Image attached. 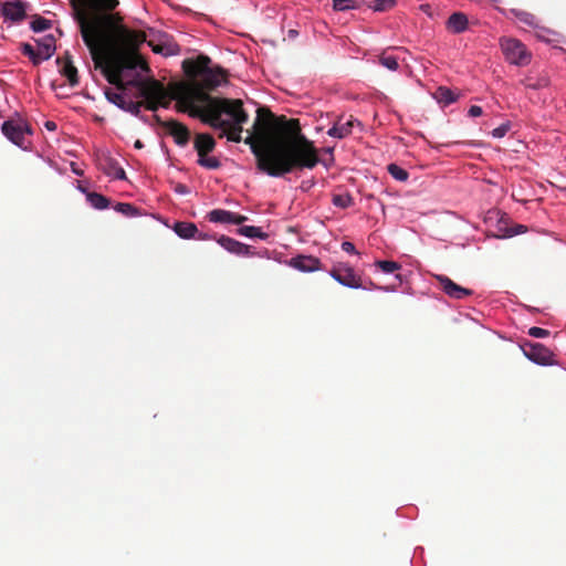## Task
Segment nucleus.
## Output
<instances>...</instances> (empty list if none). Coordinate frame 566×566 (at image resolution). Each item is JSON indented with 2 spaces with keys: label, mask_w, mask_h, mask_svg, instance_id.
<instances>
[{
  "label": "nucleus",
  "mask_w": 566,
  "mask_h": 566,
  "mask_svg": "<svg viewBox=\"0 0 566 566\" xmlns=\"http://www.w3.org/2000/svg\"><path fill=\"white\" fill-rule=\"evenodd\" d=\"M254 134H249L244 143L256 158V167L270 177L279 178L295 168H314L319 158L313 142L296 134L286 139H272L268 124L256 117Z\"/></svg>",
  "instance_id": "1"
},
{
  "label": "nucleus",
  "mask_w": 566,
  "mask_h": 566,
  "mask_svg": "<svg viewBox=\"0 0 566 566\" xmlns=\"http://www.w3.org/2000/svg\"><path fill=\"white\" fill-rule=\"evenodd\" d=\"M172 98L180 112L220 130V137L226 136L234 143L241 140L242 125L248 122L242 101L211 97L189 85L176 86Z\"/></svg>",
  "instance_id": "2"
},
{
  "label": "nucleus",
  "mask_w": 566,
  "mask_h": 566,
  "mask_svg": "<svg viewBox=\"0 0 566 566\" xmlns=\"http://www.w3.org/2000/svg\"><path fill=\"white\" fill-rule=\"evenodd\" d=\"M148 71L145 61L136 53H128L111 61L106 67V77L114 85H132L138 90L147 108L156 111L158 107H168L174 101L176 86L165 87L156 80H143Z\"/></svg>",
  "instance_id": "3"
},
{
  "label": "nucleus",
  "mask_w": 566,
  "mask_h": 566,
  "mask_svg": "<svg viewBox=\"0 0 566 566\" xmlns=\"http://www.w3.org/2000/svg\"><path fill=\"white\" fill-rule=\"evenodd\" d=\"M210 63L209 57L199 56L188 71L191 76L196 77V83H179V85L196 86L205 92V90H214L226 84L227 74L224 70L219 66H211ZM174 86H178V84Z\"/></svg>",
  "instance_id": "4"
},
{
  "label": "nucleus",
  "mask_w": 566,
  "mask_h": 566,
  "mask_svg": "<svg viewBox=\"0 0 566 566\" xmlns=\"http://www.w3.org/2000/svg\"><path fill=\"white\" fill-rule=\"evenodd\" d=\"M82 39L88 48L93 60L99 63L107 50V31L102 21H88L84 18L80 20Z\"/></svg>",
  "instance_id": "5"
},
{
  "label": "nucleus",
  "mask_w": 566,
  "mask_h": 566,
  "mask_svg": "<svg viewBox=\"0 0 566 566\" xmlns=\"http://www.w3.org/2000/svg\"><path fill=\"white\" fill-rule=\"evenodd\" d=\"M500 48L505 60L516 66H524L531 62V53L524 43L514 38H501Z\"/></svg>",
  "instance_id": "6"
},
{
  "label": "nucleus",
  "mask_w": 566,
  "mask_h": 566,
  "mask_svg": "<svg viewBox=\"0 0 566 566\" xmlns=\"http://www.w3.org/2000/svg\"><path fill=\"white\" fill-rule=\"evenodd\" d=\"M337 283L343 286L358 290L364 289L360 277L355 273L354 269L347 263H338L328 272Z\"/></svg>",
  "instance_id": "7"
},
{
  "label": "nucleus",
  "mask_w": 566,
  "mask_h": 566,
  "mask_svg": "<svg viewBox=\"0 0 566 566\" xmlns=\"http://www.w3.org/2000/svg\"><path fill=\"white\" fill-rule=\"evenodd\" d=\"M1 130L12 144L21 149H28L25 145V134H32V132L27 125L12 119L4 120Z\"/></svg>",
  "instance_id": "8"
},
{
  "label": "nucleus",
  "mask_w": 566,
  "mask_h": 566,
  "mask_svg": "<svg viewBox=\"0 0 566 566\" xmlns=\"http://www.w3.org/2000/svg\"><path fill=\"white\" fill-rule=\"evenodd\" d=\"M0 12L4 22H10L11 24L20 23L24 20L27 14L25 3L21 0H9L2 2Z\"/></svg>",
  "instance_id": "9"
},
{
  "label": "nucleus",
  "mask_w": 566,
  "mask_h": 566,
  "mask_svg": "<svg viewBox=\"0 0 566 566\" xmlns=\"http://www.w3.org/2000/svg\"><path fill=\"white\" fill-rule=\"evenodd\" d=\"M524 355L533 363L541 366H551L554 364L553 353L539 343L526 344L523 347Z\"/></svg>",
  "instance_id": "10"
},
{
  "label": "nucleus",
  "mask_w": 566,
  "mask_h": 566,
  "mask_svg": "<svg viewBox=\"0 0 566 566\" xmlns=\"http://www.w3.org/2000/svg\"><path fill=\"white\" fill-rule=\"evenodd\" d=\"M436 279L440 283L442 291L451 298L463 300L473 294L472 290L458 285L446 275L439 274L436 275Z\"/></svg>",
  "instance_id": "11"
},
{
  "label": "nucleus",
  "mask_w": 566,
  "mask_h": 566,
  "mask_svg": "<svg viewBox=\"0 0 566 566\" xmlns=\"http://www.w3.org/2000/svg\"><path fill=\"white\" fill-rule=\"evenodd\" d=\"M287 264L291 268H293L300 272H304V273H312V272L321 270L319 259H317L313 255H303V254L296 255V256L292 258L291 260H289Z\"/></svg>",
  "instance_id": "12"
},
{
  "label": "nucleus",
  "mask_w": 566,
  "mask_h": 566,
  "mask_svg": "<svg viewBox=\"0 0 566 566\" xmlns=\"http://www.w3.org/2000/svg\"><path fill=\"white\" fill-rule=\"evenodd\" d=\"M217 242L220 247H222L226 251L231 254L238 256H251L253 253L250 250V247L245 243H242L233 238L221 235L217 239Z\"/></svg>",
  "instance_id": "13"
},
{
  "label": "nucleus",
  "mask_w": 566,
  "mask_h": 566,
  "mask_svg": "<svg viewBox=\"0 0 566 566\" xmlns=\"http://www.w3.org/2000/svg\"><path fill=\"white\" fill-rule=\"evenodd\" d=\"M358 124V120L350 117L347 120L338 119L328 130L327 135L333 138L343 139L352 134L354 125Z\"/></svg>",
  "instance_id": "14"
},
{
  "label": "nucleus",
  "mask_w": 566,
  "mask_h": 566,
  "mask_svg": "<svg viewBox=\"0 0 566 566\" xmlns=\"http://www.w3.org/2000/svg\"><path fill=\"white\" fill-rule=\"evenodd\" d=\"M166 126H167L169 134L174 137V140L177 145L186 146L188 144L189 130L185 125H182L176 120H170L166 124Z\"/></svg>",
  "instance_id": "15"
},
{
  "label": "nucleus",
  "mask_w": 566,
  "mask_h": 566,
  "mask_svg": "<svg viewBox=\"0 0 566 566\" xmlns=\"http://www.w3.org/2000/svg\"><path fill=\"white\" fill-rule=\"evenodd\" d=\"M38 61L40 63L49 60L55 52V40L53 36H45L36 43Z\"/></svg>",
  "instance_id": "16"
},
{
  "label": "nucleus",
  "mask_w": 566,
  "mask_h": 566,
  "mask_svg": "<svg viewBox=\"0 0 566 566\" xmlns=\"http://www.w3.org/2000/svg\"><path fill=\"white\" fill-rule=\"evenodd\" d=\"M106 99L123 109L129 96L126 94L124 85H116V90L107 88L104 92Z\"/></svg>",
  "instance_id": "17"
},
{
  "label": "nucleus",
  "mask_w": 566,
  "mask_h": 566,
  "mask_svg": "<svg viewBox=\"0 0 566 566\" xmlns=\"http://www.w3.org/2000/svg\"><path fill=\"white\" fill-rule=\"evenodd\" d=\"M447 28L454 34H460L468 29V17L462 12L452 13L447 20Z\"/></svg>",
  "instance_id": "18"
},
{
  "label": "nucleus",
  "mask_w": 566,
  "mask_h": 566,
  "mask_svg": "<svg viewBox=\"0 0 566 566\" xmlns=\"http://www.w3.org/2000/svg\"><path fill=\"white\" fill-rule=\"evenodd\" d=\"M172 229L175 233L184 240L193 239L198 234V228L192 222L178 221L174 224Z\"/></svg>",
  "instance_id": "19"
},
{
  "label": "nucleus",
  "mask_w": 566,
  "mask_h": 566,
  "mask_svg": "<svg viewBox=\"0 0 566 566\" xmlns=\"http://www.w3.org/2000/svg\"><path fill=\"white\" fill-rule=\"evenodd\" d=\"M216 146L213 137L209 134H198L195 139V148L198 156L207 155L212 151Z\"/></svg>",
  "instance_id": "20"
},
{
  "label": "nucleus",
  "mask_w": 566,
  "mask_h": 566,
  "mask_svg": "<svg viewBox=\"0 0 566 566\" xmlns=\"http://www.w3.org/2000/svg\"><path fill=\"white\" fill-rule=\"evenodd\" d=\"M153 51L161 54L163 56H174L180 53V48L176 42L166 40L154 45Z\"/></svg>",
  "instance_id": "21"
},
{
  "label": "nucleus",
  "mask_w": 566,
  "mask_h": 566,
  "mask_svg": "<svg viewBox=\"0 0 566 566\" xmlns=\"http://www.w3.org/2000/svg\"><path fill=\"white\" fill-rule=\"evenodd\" d=\"M233 212L224 209L211 210L207 218L212 223L232 224Z\"/></svg>",
  "instance_id": "22"
},
{
  "label": "nucleus",
  "mask_w": 566,
  "mask_h": 566,
  "mask_svg": "<svg viewBox=\"0 0 566 566\" xmlns=\"http://www.w3.org/2000/svg\"><path fill=\"white\" fill-rule=\"evenodd\" d=\"M60 72L67 80L70 86L74 87L78 84L77 70L70 61L62 63Z\"/></svg>",
  "instance_id": "23"
},
{
  "label": "nucleus",
  "mask_w": 566,
  "mask_h": 566,
  "mask_svg": "<svg viewBox=\"0 0 566 566\" xmlns=\"http://www.w3.org/2000/svg\"><path fill=\"white\" fill-rule=\"evenodd\" d=\"M511 13L521 23L532 27L534 29L538 28L537 19L533 13L520 9H512Z\"/></svg>",
  "instance_id": "24"
},
{
  "label": "nucleus",
  "mask_w": 566,
  "mask_h": 566,
  "mask_svg": "<svg viewBox=\"0 0 566 566\" xmlns=\"http://www.w3.org/2000/svg\"><path fill=\"white\" fill-rule=\"evenodd\" d=\"M87 202L96 210H104L109 207V200L98 192L87 193Z\"/></svg>",
  "instance_id": "25"
},
{
  "label": "nucleus",
  "mask_w": 566,
  "mask_h": 566,
  "mask_svg": "<svg viewBox=\"0 0 566 566\" xmlns=\"http://www.w3.org/2000/svg\"><path fill=\"white\" fill-rule=\"evenodd\" d=\"M239 234L250 238V239H261L265 240L268 238L266 233H264L261 228L254 226H243L238 230Z\"/></svg>",
  "instance_id": "26"
},
{
  "label": "nucleus",
  "mask_w": 566,
  "mask_h": 566,
  "mask_svg": "<svg viewBox=\"0 0 566 566\" xmlns=\"http://www.w3.org/2000/svg\"><path fill=\"white\" fill-rule=\"evenodd\" d=\"M114 210L127 218H135V217L140 216L139 210L132 203H127V202L116 203L114 206Z\"/></svg>",
  "instance_id": "27"
},
{
  "label": "nucleus",
  "mask_w": 566,
  "mask_h": 566,
  "mask_svg": "<svg viewBox=\"0 0 566 566\" xmlns=\"http://www.w3.org/2000/svg\"><path fill=\"white\" fill-rule=\"evenodd\" d=\"M439 102L443 103L444 105H450L458 99V95L451 91L448 87L440 86L437 91Z\"/></svg>",
  "instance_id": "28"
},
{
  "label": "nucleus",
  "mask_w": 566,
  "mask_h": 566,
  "mask_svg": "<svg viewBox=\"0 0 566 566\" xmlns=\"http://www.w3.org/2000/svg\"><path fill=\"white\" fill-rule=\"evenodd\" d=\"M389 175L397 181H407L409 178V174L406 169L401 168L397 164H390L387 167Z\"/></svg>",
  "instance_id": "29"
},
{
  "label": "nucleus",
  "mask_w": 566,
  "mask_h": 566,
  "mask_svg": "<svg viewBox=\"0 0 566 566\" xmlns=\"http://www.w3.org/2000/svg\"><path fill=\"white\" fill-rule=\"evenodd\" d=\"M198 164L207 169H218L221 166V163L217 157L207 155L199 156Z\"/></svg>",
  "instance_id": "30"
},
{
  "label": "nucleus",
  "mask_w": 566,
  "mask_h": 566,
  "mask_svg": "<svg viewBox=\"0 0 566 566\" xmlns=\"http://www.w3.org/2000/svg\"><path fill=\"white\" fill-rule=\"evenodd\" d=\"M375 266L380 269L386 274L394 273L395 271H397L401 268L399 263H397L395 261H388V260L376 261Z\"/></svg>",
  "instance_id": "31"
},
{
  "label": "nucleus",
  "mask_w": 566,
  "mask_h": 566,
  "mask_svg": "<svg viewBox=\"0 0 566 566\" xmlns=\"http://www.w3.org/2000/svg\"><path fill=\"white\" fill-rule=\"evenodd\" d=\"M50 28H51V21L45 18L38 17L31 21V29L34 32H43L45 30H49Z\"/></svg>",
  "instance_id": "32"
},
{
  "label": "nucleus",
  "mask_w": 566,
  "mask_h": 566,
  "mask_svg": "<svg viewBox=\"0 0 566 566\" xmlns=\"http://www.w3.org/2000/svg\"><path fill=\"white\" fill-rule=\"evenodd\" d=\"M356 0H333V9L336 11H347L356 8Z\"/></svg>",
  "instance_id": "33"
},
{
  "label": "nucleus",
  "mask_w": 566,
  "mask_h": 566,
  "mask_svg": "<svg viewBox=\"0 0 566 566\" xmlns=\"http://www.w3.org/2000/svg\"><path fill=\"white\" fill-rule=\"evenodd\" d=\"M380 64L389 71H397L399 67L398 61L392 55H384L379 59Z\"/></svg>",
  "instance_id": "34"
},
{
  "label": "nucleus",
  "mask_w": 566,
  "mask_h": 566,
  "mask_svg": "<svg viewBox=\"0 0 566 566\" xmlns=\"http://www.w3.org/2000/svg\"><path fill=\"white\" fill-rule=\"evenodd\" d=\"M22 53L24 55H27L34 65H38L40 64V61H38V52H36V49L30 44V43H24L22 45Z\"/></svg>",
  "instance_id": "35"
},
{
  "label": "nucleus",
  "mask_w": 566,
  "mask_h": 566,
  "mask_svg": "<svg viewBox=\"0 0 566 566\" xmlns=\"http://www.w3.org/2000/svg\"><path fill=\"white\" fill-rule=\"evenodd\" d=\"M353 203V199L348 195H335L333 197V205L338 208H347Z\"/></svg>",
  "instance_id": "36"
},
{
  "label": "nucleus",
  "mask_w": 566,
  "mask_h": 566,
  "mask_svg": "<svg viewBox=\"0 0 566 566\" xmlns=\"http://www.w3.org/2000/svg\"><path fill=\"white\" fill-rule=\"evenodd\" d=\"M510 129H511V123L507 120V122L501 124L500 126H497L496 128H494L491 132V136L496 139L503 138L509 133Z\"/></svg>",
  "instance_id": "37"
},
{
  "label": "nucleus",
  "mask_w": 566,
  "mask_h": 566,
  "mask_svg": "<svg viewBox=\"0 0 566 566\" xmlns=\"http://www.w3.org/2000/svg\"><path fill=\"white\" fill-rule=\"evenodd\" d=\"M142 103L133 101L130 97L125 104L123 111L137 116L140 113Z\"/></svg>",
  "instance_id": "38"
},
{
  "label": "nucleus",
  "mask_w": 566,
  "mask_h": 566,
  "mask_svg": "<svg viewBox=\"0 0 566 566\" xmlns=\"http://www.w3.org/2000/svg\"><path fill=\"white\" fill-rule=\"evenodd\" d=\"M97 8L103 10H113L118 6L117 0H94Z\"/></svg>",
  "instance_id": "39"
},
{
  "label": "nucleus",
  "mask_w": 566,
  "mask_h": 566,
  "mask_svg": "<svg viewBox=\"0 0 566 566\" xmlns=\"http://www.w3.org/2000/svg\"><path fill=\"white\" fill-rule=\"evenodd\" d=\"M537 31H536V38L542 40V41H545V42H549L551 41V38L549 35L554 34V32L545 27H541L538 25V28H535Z\"/></svg>",
  "instance_id": "40"
},
{
  "label": "nucleus",
  "mask_w": 566,
  "mask_h": 566,
  "mask_svg": "<svg viewBox=\"0 0 566 566\" xmlns=\"http://www.w3.org/2000/svg\"><path fill=\"white\" fill-rule=\"evenodd\" d=\"M549 332L542 327L533 326L528 329V335L535 338H544L548 336Z\"/></svg>",
  "instance_id": "41"
},
{
  "label": "nucleus",
  "mask_w": 566,
  "mask_h": 566,
  "mask_svg": "<svg viewBox=\"0 0 566 566\" xmlns=\"http://www.w3.org/2000/svg\"><path fill=\"white\" fill-rule=\"evenodd\" d=\"M108 175H112L115 179L123 180L126 178L125 170L119 167L115 166L113 171H107Z\"/></svg>",
  "instance_id": "42"
},
{
  "label": "nucleus",
  "mask_w": 566,
  "mask_h": 566,
  "mask_svg": "<svg viewBox=\"0 0 566 566\" xmlns=\"http://www.w3.org/2000/svg\"><path fill=\"white\" fill-rule=\"evenodd\" d=\"M342 250L349 254H357L355 245L349 241L342 242Z\"/></svg>",
  "instance_id": "43"
},
{
  "label": "nucleus",
  "mask_w": 566,
  "mask_h": 566,
  "mask_svg": "<svg viewBox=\"0 0 566 566\" xmlns=\"http://www.w3.org/2000/svg\"><path fill=\"white\" fill-rule=\"evenodd\" d=\"M391 4V0H376L374 4V9L376 11H382L387 9V6Z\"/></svg>",
  "instance_id": "44"
},
{
  "label": "nucleus",
  "mask_w": 566,
  "mask_h": 566,
  "mask_svg": "<svg viewBox=\"0 0 566 566\" xmlns=\"http://www.w3.org/2000/svg\"><path fill=\"white\" fill-rule=\"evenodd\" d=\"M469 116L479 117L483 114V109L481 106L472 105L468 111Z\"/></svg>",
  "instance_id": "45"
},
{
  "label": "nucleus",
  "mask_w": 566,
  "mask_h": 566,
  "mask_svg": "<svg viewBox=\"0 0 566 566\" xmlns=\"http://www.w3.org/2000/svg\"><path fill=\"white\" fill-rule=\"evenodd\" d=\"M248 220V217L233 212L232 224H242Z\"/></svg>",
  "instance_id": "46"
},
{
  "label": "nucleus",
  "mask_w": 566,
  "mask_h": 566,
  "mask_svg": "<svg viewBox=\"0 0 566 566\" xmlns=\"http://www.w3.org/2000/svg\"><path fill=\"white\" fill-rule=\"evenodd\" d=\"M525 86L527 88H531V90H539L543 86V84L539 81H537V82H527V83H525Z\"/></svg>",
  "instance_id": "47"
},
{
  "label": "nucleus",
  "mask_w": 566,
  "mask_h": 566,
  "mask_svg": "<svg viewBox=\"0 0 566 566\" xmlns=\"http://www.w3.org/2000/svg\"><path fill=\"white\" fill-rule=\"evenodd\" d=\"M420 10L427 15L431 17V7L428 3L421 4Z\"/></svg>",
  "instance_id": "48"
},
{
  "label": "nucleus",
  "mask_w": 566,
  "mask_h": 566,
  "mask_svg": "<svg viewBox=\"0 0 566 566\" xmlns=\"http://www.w3.org/2000/svg\"><path fill=\"white\" fill-rule=\"evenodd\" d=\"M44 127L48 130L53 132V130L56 129V124L54 122H52V120H48V122H45Z\"/></svg>",
  "instance_id": "49"
},
{
  "label": "nucleus",
  "mask_w": 566,
  "mask_h": 566,
  "mask_svg": "<svg viewBox=\"0 0 566 566\" xmlns=\"http://www.w3.org/2000/svg\"><path fill=\"white\" fill-rule=\"evenodd\" d=\"M176 192L179 195H186V193H188V189L185 185H178L176 187Z\"/></svg>",
  "instance_id": "50"
},
{
  "label": "nucleus",
  "mask_w": 566,
  "mask_h": 566,
  "mask_svg": "<svg viewBox=\"0 0 566 566\" xmlns=\"http://www.w3.org/2000/svg\"><path fill=\"white\" fill-rule=\"evenodd\" d=\"M71 169H72V172L77 175V176H82L83 175V171L76 167L75 163H71Z\"/></svg>",
  "instance_id": "51"
},
{
  "label": "nucleus",
  "mask_w": 566,
  "mask_h": 566,
  "mask_svg": "<svg viewBox=\"0 0 566 566\" xmlns=\"http://www.w3.org/2000/svg\"><path fill=\"white\" fill-rule=\"evenodd\" d=\"M195 239H197V240H209V239H211V235L208 234V233H202V232L198 231V234H197V237Z\"/></svg>",
  "instance_id": "52"
},
{
  "label": "nucleus",
  "mask_w": 566,
  "mask_h": 566,
  "mask_svg": "<svg viewBox=\"0 0 566 566\" xmlns=\"http://www.w3.org/2000/svg\"><path fill=\"white\" fill-rule=\"evenodd\" d=\"M374 289L381 290L384 292H395L394 287H388V286H374Z\"/></svg>",
  "instance_id": "53"
},
{
  "label": "nucleus",
  "mask_w": 566,
  "mask_h": 566,
  "mask_svg": "<svg viewBox=\"0 0 566 566\" xmlns=\"http://www.w3.org/2000/svg\"><path fill=\"white\" fill-rule=\"evenodd\" d=\"M77 190L84 193L87 197V193H92L88 191L85 187H83L81 184L77 185Z\"/></svg>",
  "instance_id": "54"
},
{
  "label": "nucleus",
  "mask_w": 566,
  "mask_h": 566,
  "mask_svg": "<svg viewBox=\"0 0 566 566\" xmlns=\"http://www.w3.org/2000/svg\"><path fill=\"white\" fill-rule=\"evenodd\" d=\"M525 231H526V228L524 226H518L515 231V234L524 233Z\"/></svg>",
  "instance_id": "55"
},
{
  "label": "nucleus",
  "mask_w": 566,
  "mask_h": 566,
  "mask_svg": "<svg viewBox=\"0 0 566 566\" xmlns=\"http://www.w3.org/2000/svg\"><path fill=\"white\" fill-rule=\"evenodd\" d=\"M134 147L139 149L143 147V143L140 140H136Z\"/></svg>",
  "instance_id": "56"
},
{
  "label": "nucleus",
  "mask_w": 566,
  "mask_h": 566,
  "mask_svg": "<svg viewBox=\"0 0 566 566\" xmlns=\"http://www.w3.org/2000/svg\"><path fill=\"white\" fill-rule=\"evenodd\" d=\"M289 35H290L291 38H294V36H296V35H297V31H295V30H290V31H289Z\"/></svg>",
  "instance_id": "57"
},
{
  "label": "nucleus",
  "mask_w": 566,
  "mask_h": 566,
  "mask_svg": "<svg viewBox=\"0 0 566 566\" xmlns=\"http://www.w3.org/2000/svg\"><path fill=\"white\" fill-rule=\"evenodd\" d=\"M332 151H333V149H332V148H327V149H326V153H329V154H331Z\"/></svg>",
  "instance_id": "58"
}]
</instances>
